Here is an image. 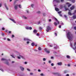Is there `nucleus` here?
<instances>
[{"mask_svg":"<svg viewBox=\"0 0 76 76\" xmlns=\"http://www.w3.org/2000/svg\"><path fill=\"white\" fill-rule=\"evenodd\" d=\"M67 38L69 40L71 41L72 37H73V35L72 34V33L70 32H69L68 33L66 34Z\"/></svg>","mask_w":76,"mask_h":76,"instance_id":"f257e3e1","label":"nucleus"},{"mask_svg":"<svg viewBox=\"0 0 76 76\" xmlns=\"http://www.w3.org/2000/svg\"><path fill=\"white\" fill-rule=\"evenodd\" d=\"M17 56H18V59H20V58H23V59H25V57H24L20 55V53H19L18 52L17 53Z\"/></svg>","mask_w":76,"mask_h":76,"instance_id":"f03ea898","label":"nucleus"},{"mask_svg":"<svg viewBox=\"0 0 76 76\" xmlns=\"http://www.w3.org/2000/svg\"><path fill=\"white\" fill-rule=\"evenodd\" d=\"M50 30H51V28H50V27L49 26H48L47 27L46 31H47V32H48V31H49Z\"/></svg>","mask_w":76,"mask_h":76,"instance_id":"7ed1b4c3","label":"nucleus"},{"mask_svg":"<svg viewBox=\"0 0 76 76\" xmlns=\"http://www.w3.org/2000/svg\"><path fill=\"white\" fill-rule=\"evenodd\" d=\"M53 74L54 75H57V76H61V75L58 72L54 73Z\"/></svg>","mask_w":76,"mask_h":76,"instance_id":"20e7f679","label":"nucleus"},{"mask_svg":"<svg viewBox=\"0 0 76 76\" xmlns=\"http://www.w3.org/2000/svg\"><path fill=\"white\" fill-rule=\"evenodd\" d=\"M18 5H15L14 6V8L15 10H17L18 9Z\"/></svg>","mask_w":76,"mask_h":76,"instance_id":"39448f33","label":"nucleus"},{"mask_svg":"<svg viewBox=\"0 0 76 76\" xmlns=\"http://www.w3.org/2000/svg\"><path fill=\"white\" fill-rule=\"evenodd\" d=\"M57 64H58V66H61V65H62V62H60L58 63H57Z\"/></svg>","mask_w":76,"mask_h":76,"instance_id":"423d86ee","label":"nucleus"},{"mask_svg":"<svg viewBox=\"0 0 76 76\" xmlns=\"http://www.w3.org/2000/svg\"><path fill=\"white\" fill-rule=\"evenodd\" d=\"M54 1H56V3H60V1L59 0H53V3H54Z\"/></svg>","mask_w":76,"mask_h":76,"instance_id":"0eeeda50","label":"nucleus"},{"mask_svg":"<svg viewBox=\"0 0 76 76\" xmlns=\"http://www.w3.org/2000/svg\"><path fill=\"white\" fill-rule=\"evenodd\" d=\"M55 20L56 21V22H57L58 23V24H60V22L58 21V20H57V19L56 18H55Z\"/></svg>","mask_w":76,"mask_h":76,"instance_id":"6e6552de","label":"nucleus"},{"mask_svg":"<svg viewBox=\"0 0 76 76\" xmlns=\"http://www.w3.org/2000/svg\"><path fill=\"white\" fill-rule=\"evenodd\" d=\"M24 41H31V40L28 38H24Z\"/></svg>","mask_w":76,"mask_h":76,"instance_id":"1a4fd4ad","label":"nucleus"},{"mask_svg":"<svg viewBox=\"0 0 76 76\" xmlns=\"http://www.w3.org/2000/svg\"><path fill=\"white\" fill-rule=\"evenodd\" d=\"M75 8V6L74 5H73L70 8V9L71 10H73V9H74Z\"/></svg>","mask_w":76,"mask_h":76,"instance_id":"9d476101","label":"nucleus"},{"mask_svg":"<svg viewBox=\"0 0 76 76\" xmlns=\"http://www.w3.org/2000/svg\"><path fill=\"white\" fill-rule=\"evenodd\" d=\"M10 20H12V22H14L15 23H16V22H15V20H14V19H11V18H10Z\"/></svg>","mask_w":76,"mask_h":76,"instance_id":"9b49d317","label":"nucleus"},{"mask_svg":"<svg viewBox=\"0 0 76 76\" xmlns=\"http://www.w3.org/2000/svg\"><path fill=\"white\" fill-rule=\"evenodd\" d=\"M63 7H64V6H63V5H60V8L61 9H63Z\"/></svg>","mask_w":76,"mask_h":76,"instance_id":"f8f14e48","label":"nucleus"},{"mask_svg":"<svg viewBox=\"0 0 76 76\" xmlns=\"http://www.w3.org/2000/svg\"><path fill=\"white\" fill-rule=\"evenodd\" d=\"M33 32H34V34H36L37 33V30H36L35 29H34L33 31Z\"/></svg>","mask_w":76,"mask_h":76,"instance_id":"ddd939ff","label":"nucleus"},{"mask_svg":"<svg viewBox=\"0 0 76 76\" xmlns=\"http://www.w3.org/2000/svg\"><path fill=\"white\" fill-rule=\"evenodd\" d=\"M66 4H68V7H69L70 6H71V5H72L71 4H70L69 3H66Z\"/></svg>","mask_w":76,"mask_h":76,"instance_id":"4468645a","label":"nucleus"},{"mask_svg":"<svg viewBox=\"0 0 76 76\" xmlns=\"http://www.w3.org/2000/svg\"><path fill=\"white\" fill-rule=\"evenodd\" d=\"M70 10H69V12H68V15H70V16H72V13L70 12Z\"/></svg>","mask_w":76,"mask_h":76,"instance_id":"2eb2a0df","label":"nucleus"},{"mask_svg":"<svg viewBox=\"0 0 76 76\" xmlns=\"http://www.w3.org/2000/svg\"><path fill=\"white\" fill-rule=\"evenodd\" d=\"M55 10H56V11H57V12L58 11H59V9H58V8H55Z\"/></svg>","mask_w":76,"mask_h":76,"instance_id":"dca6fc26","label":"nucleus"},{"mask_svg":"<svg viewBox=\"0 0 76 76\" xmlns=\"http://www.w3.org/2000/svg\"><path fill=\"white\" fill-rule=\"evenodd\" d=\"M68 72V71L67 70H65L64 71V73H67Z\"/></svg>","mask_w":76,"mask_h":76,"instance_id":"f3484780","label":"nucleus"},{"mask_svg":"<svg viewBox=\"0 0 76 76\" xmlns=\"http://www.w3.org/2000/svg\"><path fill=\"white\" fill-rule=\"evenodd\" d=\"M1 60L2 61H4V60L5 61H7V60H6V59L5 58H2L1 59Z\"/></svg>","mask_w":76,"mask_h":76,"instance_id":"a211bd4d","label":"nucleus"},{"mask_svg":"<svg viewBox=\"0 0 76 76\" xmlns=\"http://www.w3.org/2000/svg\"><path fill=\"white\" fill-rule=\"evenodd\" d=\"M23 19H27V17H26L25 16H23Z\"/></svg>","mask_w":76,"mask_h":76,"instance_id":"6ab92c4d","label":"nucleus"},{"mask_svg":"<svg viewBox=\"0 0 76 76\" xmlns=\"http://www.w3.org/2000/svg\"><path fill=\"white\" fill-rule=\"evenodd\" d=\"M20 69H21V70L22 71L24 70V68L22 67L21 66L20 67Z\"/></svg>","mask_w":76,"mask_h":76,"instance_id":"aec40b11","label":"nucleus"},{"mask_svg":"<svg viewBox=\"0 0 76 76\" xmlns=\"http://www.w3.org/2000/svg\"><path fill=\"white\" fill-rule=\"evenodd\" d=\"M5 5V7L6 8L7 10H9V9L7 7V6H6V4H4Z\"/></svg>","mask_w":76,"mask_h":76,"instance_id":"412c9836","label":"nucleus"},{"mask_svg":"<svg viewBox=\"0 0 76 76\" xmlns=\"http://www.w3.org/2000/svg\"><path fill=\"white\" fill-rule=\"evenodd\" d=\"M73 18L74 19H76V15H74L73 17Z\"/></svg>","mask_w":76,"mask_h":76,"instance_id":"4be33fe9","label":"nucleus"},{"mask_svg":"<svg viewBox=\"0 0 76 76\" xmlns=\"http://www.w3.org/2000/svg\"><path fill=\"white\" fill-rule=\"evenodd\" d=\"M38 50H41V47H39L38 48Z\"/></svg>","mask_w":76,"mask_h":76,"instance_id":"5701e85b","label":"nucleus"},{"mask_svg":"<svg viewBox=\"0 0 76 76\" xmlns=\"http://www.w3.org/2000/svg\"><path fill=\"white\" fill-rule=\"evenodd\" d=\"M31 45L32 46H34L35 45V44H34V43L33 42L31 44Z\"/></svg>","mask_w":76,"mask_h":76,"instance_id":"b1692460","label":"nucleus"},{"mask_svg":"<svg viewBox=\"0 0 76 76\" xmlns=\"http://www.w3.org/2000/svg\"><path fill=\"white\" fill-rule=\"evenodd\" d=\"M54 25L55 26H57V23L56 22H55L54 23Z\"/></svg>","mask_w":76,"mask_h":76,"instance_id":"393cba45","label":"nucleus"},{"mask_svg":"<svg viewBox=\"0 0 76 76\" xmlns=\"http://www.w3.org/2000/svg\"><path fill=\"white\" fill-rule=\"evenodd\" d=\"M70 0H72V3H75V0H69V1Z\"/></svg>","mask_w":76,"mask_h":76,"instance_id":"a878e982","label":"nucleus"},{"mask_svg":"<svg viewBox=\"0 0 76 76\" xmlns=\"http://www.w3.org/2000/svg\"><path fill=\"white\" fill-rule=\"evenodd\" d=\"M45 51L47 53H50V51L48 50H45Z\"/></svg>","mask_w":76,"mask_h":76,"instance_id":"bb28decb","label":"nucleus"},{"mask_svg":"<svg viewBox=\"0 0 76 76\" xmlns=\"http://www.w3.org/2000/svg\"><path fill=\"white\" fill-rule=\"evenodd\" d=\"M29 27H26V29H29Z\"/></svg>","mask_w":76,"mask_h":76,"instance_id":"cd10ccee","label":"nucleus"},{"mask_svg":"<svg viewBox=\"0 0 76 76\" xmlns=\"http://www.w3.org/2000/svg\"><path fill=\"white\" fill-rule=\"evenodd\" d=\"M58 47V46H56V47H54V49H57V48Z\"/></svg>","mask_w":76,"mask_h":76,"instance_id":"c85d7f7f","label":"nucleus"},{"mask_svg":"<svg viewBox=\"0 0 76 76\" xmlns=\"http://www.w3.org/2000/svg\"><path fill=\"white\" fill-rule=\"evenodd\" d=\"M32 29V28L31 27H29V29L30 30H31V29Z\"/></svg>","mask_w":76,"mask_h":76,"instance_id":"c756f323","label":"nucleus"},{"mask_svg":"<svg viewBox=\"0 0 76 76\" xmlns=\"http://www.w3.org/2000/svg\"><path fill=\"white\" fill-rule=\"evenodd\" d=\"M4 34H5L4 33H2L1 34V35L2 36H4Z\"/></svg>","mask_w":76,"mask_h":76,"instance_id":"7c9ffc66","label":"nucleus"},{"mask_svg":"<svg viewBox=\"0 0 76 76\" xmlns=\"http://www.w3.org/2000/svg\"><path fill=\"white\" fill-rule=\"evenodd\" d=\"M37 13H41V11H38L37 12Z\"/></svg>","mask_w":76,"mask_h":76,"instance_id":"2f4dec72","label":"nucleus"},{"mask_svg":"<svg viewBox=\"0 0 76 76\" xmlns=\"http://www.w3.org/2000/svg\"><path fill=\"white\" fill-rule=\"evenodd\" d=\"M0 70H1L2 72H4V71L3 70V69L2 68H0Z\"/></svg>","mask_w":76,"mask_h":76,"instance_id":"473e14b6","label":"nucleus"},{"mask_svg":"<svg viewBox=\"0 0 76 76\" xmlns=\"http://www.w3.org/2000/svg\"><path fill=\"white\" fill-rule=\"evenodd\" d=\"M19 8H22V6H21V5H19Z\"/></svg>","mask_w":76,"mask_h":76,"instance_id":"72a5a7b5","label":"nucleus"},{"mask_svg":"<svg viewBox=\"0 0 76 76\" xmlns=\"http://www.w3.org/2000/svg\"><path fill=\"white\" fill-rule=\"evenodd\" d=\"M11 56H12V57H13V58H15V56H14V55H11Z\"/></svg>","mask_w":76,"mask_h":76,"instance_id":"f704fd0d","label":"nucleus"},{"mask_svg":"<svg viewBox=\"0 0 76 76\" xmlns=\"http://www.w3.org/2000/svg\"><path fill=\"white\" fill-rule=\"evenodd\" d=\"M66 57L68 58H70V56L67 55Z\"/></svg>","mask_w":76,"mask_h":76,"instance_id":"c9c22d12","label":"nucleus"},{"mask_svg":"<svg viewBox=\"0 0 76 76\" xmlns=\"http://www.w3.org/2000/svg\"><path fill=\"white\" fill-rule=\"evenodd\" d=\"M42 29V27H39V29L40 30H41V29Z\"/></svg>","mask_w":76,"mask_h":76,"instance_id":"e433bc0d","label":"nucleus"},{"mask_svg":"<svg viewBox=\"0 0 76 76\" xmlns=\"http://www.w3.org/2000/svg\"><path fill=\"white\" fill-rule=\"evenodd\" d=\"M61 13V11L58 12V13L59 14H60Z\"/></svg>","mask_w":76,"mask_h":76,"instance_id":"4c0bfd02","label":"nucleus"},{"mask_svg":"<svg viewBox=\"0 0 76 76\" xmlns=\"http://www.w3.org/2000/svg\"><path fill=\"white\" fill-rule=\"evenodd\" d=\"M43 61H45L46 60V59L45 58H43Z\"/></svg>","mask_w":76,"mask_h":76,"instance_id":"58836bf2","label":"nucleus"},{"mask_svg":"<svg viewBox=\"0 0 76 76\" xmlns=\"http://www.w3.org/2000/svg\"><path fill=\"white\" fill-rule=\"evenodd\" d=\"M48 63H51V61H49Z\"/></svg>","mask_w":76,"mask_h":76,"instance_id":"ea45409f","label":"nucleus"},{"mask_svg":"<svg viewBox=\"0 0 76 76\" xmlns=\"http://www.w3.org/2000/svg\"><path fill=\"white\" fill-rule=\"evenodd\" d=\"M65 10H69V9L68 8H65Z\"/></svg>","mask_w":76,"mask_h":76,"instance_id":"a19ab883","label":"nucleus"},{"mask_svg":"<svg viewBox=\"0 0 76 76\" xmlns=\"http://www.w3.org/2000/svg\"><path fill=\"white\" fill-rule=\"evenodd\" d=\"M40 76H44V74L42 73L41 74Z\"/></svg>","mask_w":76,"mask_h":76,"instance_id":"79ce46f5","label":"nucleus"},{"mask_svg":"<svg viewBox=\"0 0 76 76\" xmlns=\"http://www.w3.org/2000/svg\"><path fill=\"white\" fill-rule=\"evenodd\" d=\"M39 33H37V36H39Z\"/></svg>","mask_w":76,"mask_h":76,"instance_id":"37998d69","label":"nucleus"},{"mask_svg":"<svg viewBox=\"0 0 76 76\" xmlns=\"http://www.w3.org/2000/svg\"><path fill=\"white\" fill-rule=\"evenodd\" d=\"M51 66H54V64L52 63L51 64Z\"/></svg>","mask_w":76,"mask_h":76,"instance_id":"c03bdc74","label":"nucleus"},{"mask_svg":"<svg viewBox=\"0 0 76 76\" xmlns=\"http://www.w3.org/2000/svg\"><path fill=\"white\" fill-rule=\"evenodd\" d=\"M7 40L8 41H10V40L9 39V38H8L7 39Z\"/></svg>","mask_w":76,"mask_h":76,"instance_id":"a18cd8bd","label":"nucleus"},{"mask_svg":"<svg viewBox=\"0 0 76 76\" xmlns=\"http://www.w3.org/2000/svg\"><path fill=\"white\" fill-rule=\"evenodd\" d=\"M61 25H63V22H61Z\"/></svg>","mask_w":76,"mask_h":76,"instance_id":"49530a36","label":"nucleus"},{"mask_svg":"<svg viewBox=\"0 0 76 76\" xmlns=\"http://www.w3.org/2000/svg\"><path fill=\"white\" fill-rule=\"evenodd\" d=\"M61 25H60L59 26V28H61Z\"/></svg>","mask_w":76,"mask_h":76,"instance_id":"de8ad7c7","label":"nucleus"},{"mask_svg":"<svg viewBox=\"0 0 76 76\" xmlns=\"http://www.w3.org/2000/svg\"><path fill=\"white\" fill-rule=\"evenodd\" d=\"M70 45L71 46V47H72V48H73L72 46V44L71 43H70Z\"/></svg>","mask_w":76,"mask_h":76,"instance_id":"09e8293b","label":"nucleus"},{"mask_svg":"<svg viewBox=\"0 0 76 76\" xmlns=\"http://www.w3.org/2000/svg\"><path fill=\"white\" fill-rule=\"evenodd\" d=\"M75 45H76V42L74 43V46H75ZM75 48H76V46L75 47Z\"/></svg>","mask_w":76,"mask_h":76,"instance_id":"8fccbe9b","label":"nucleus"},{"mask_svg":"<svg viewBox=\"0 0 76 76\" xmlns=\"http://www.w3.org/2000/svg\"><path fill=\"white\" fill-rule=\"evenodd\" d=\"M34 51H36V52H37L38 51V50H35V49H34Z\"/></svg>","mask_w":76,"mask_h":76,"instance_id":"3c124183","label":"nucleus"},{"mask_svg":"<svg viewBox=\"0 0 76 76\" xmlns=\"http://www.w3.org/2000/svg\"><path fill=\"white\" fill-rule=\"evenodd\" d=\"M27 70L28 71H30V70L29 69H27Z\"/></svg>","mask_w":76,"mask_h":76,"instance_id":"603ef678","label":"nucleus"},{"mask_svg":"<svg viewBox=\"0 0 76 76\" xmlns=\"http://www.w3.org/2000/svg\"><path fill=\"white\" fill-rule=\"evenodd\" d=\"M55 35L56 36H57V33H55Z\"/></svg>","mask_w":76,"mask_h":76,"instance_id":"864d4df0","label":"nucleus"},{"mask_svg":"<svg viewBox=\"0 0 76 76\" xmlns=\"http://www.w3.org/2000/svg\"><path fill=\"white\" fill-rule=\"evenodd\" d=\"M1 6H2V4H0V7H1Z\"/></svg>","mask_w":76,"mask_h":76,"instance_id":"5fc2aeb1","label":"nucleus"},{"mask_svg":"<svg viewBox=\"0 0 76 76\" xmlns=\"http://www.w3.org/2000/svg\"><path fill=\"white\" fill-rule=\"evenodd\" d=\"M2 30H4V29H5V28H2Z\"/></svg>","mask_w":76,"mask_h":76,"instance_id":"6e6d98bb","label":"nucleus"},{"mask_svg":"<svg viewBox=\"0 0 76 76\" xmlns=\"http://www.w3.org/2000/svg\"><path fill=\"white\" fill-rule=\"evenodd\" d=\"M31 7H34V4H32L31 5Z\"/></svg>","mask_w":76,"mask_h":76,"instance_id":"4d7b16f0","label":"nucleus"},{"mask_svg":"<svg viewBox=\"0 0 76 76\" xmlns=\"http://www.w3.org/2000/svg\"><path fill=\"white\" fill-rule=\"evenodd\" d=\"M64 17H65V18H67V16H66V15H64Z\"/></svg>","mask_w":76,"mask_h":76,"instance_id":"13d9d810","label":"nucleus"},{"mask_svg":"<svg viewBox=\"0 0 76 76\" xmlns=\"http://www.w3.org/2000/svg\"><path fill=\"white\" fill-rule=\"evenodd\" d=\"M39 23H40V21H39L38 22V25H39Z\"/></svg>","mask_w":76,"mask_h":76,"instance_id":"bf43d9fd","label":"nucleus"},{"mask_svg":"<svg viewBox=\"0 0 76 76\" xmlns=\"http://www.w3.org/2000/svg\"><path fill=\"white\" fill-rule=\"evenodd\" d=\"M30 75H33V73H30Z\"/></svg>","mask_w":76,"mask_h":76,"instance_id":"052dcab7","label":"nucleus"},{"mask_svg":"<svg viewBox=\"0 0 76 76\" xmlns=\"http://www.w3.org/2000/svg\"><path fill=\"white\" fill-rule=\"evenodd\" d=\"M24 64H27V62H25L24 63Z\"/></svg>","mask_w":76,"mask_h":76,"instance_id":"680f3d73","label":"nucleus"},{"mask_svg":"<svg viewBox=\"0 0 76 76\" xmlns=\"http://www.w3.org/2000/svg\"><path fill=\"white\" fill-rule=\"evenodd\" d=\"M43 15L44 16H45V13H44L43 14Z\"/></svg>","mask_w":76,"mask_h":76,"instance_id":"e2e57ef3","label":"nucleus"},{"mask_svg":"<svg viewBox=\"0 0 76 76\" xmlns=\"http://www.w3.org/2000/svg\"><path fill=\"white\" fill-rule=\"evenodd\" d=\"M38 71L39 72H41V70H40V69H38Z\"/></svg>","mask_w":76,"mask_h":76,"instance_id":"0e129e2a","label":"nucleus"},{"mask_svg":"<svg viewBox=\"0 0 76 76\" xmlns=\"http://www.w3.org/2000/svg\"><path fill=\"white\" fill-rule=\"evenodd\" d=\"M74 29H75V30H76V27H74Z\"/></svg>","mask_w":76,"mask_h":76,"instance_id":"69168bd1","label":"nucleus"},{"mask_svg":"<svg viewBox=\"0 0 76 76\" xmlns=\"http://www.w3.org/2000/svg\"><path fill=\"white\" fill-rule=\"evenodd\" d=\"M66 76H69V74H67L66 75Z\"/></svg>","mask_w":76,"mask_h":76,"instance_id":"338daca9","label":"nucleus"},{"mask_svg":"<svg viewBox=\"0 0 76 76\" xmlns=\"http://www.w3.org/2000/svg\"><path fill=\"white\" fill-rule=\"evenodd\" d=\"M7 31H8V30H5V32H7Z\"/></svg>","mask_w":76,"mask_h":76,"instance_id":"774afa93","label":"nucleus"}]
</instances>
